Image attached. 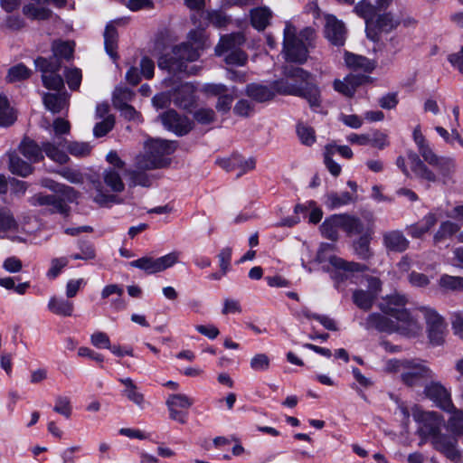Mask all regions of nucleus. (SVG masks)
Instances as JSON below:
<instances>
[{"mask_svg": "<svg viewBox=\"0 0 463 463\" xmlns=\"http://www.w3.org/2000/svg\"><path fill=\"white\" fill-rule=\"evenodd\" d=\"M316 31L307 27L297 34V29L290 23L284 28L283 53L291 62L304 63L308 56V49L313 46Z\"/></svg>", "mask_w": 463, "mask_h": 463, "instance_id": "nucleus-1", "label": "nucleus"}, {"mask_svg": "<svg viewBox=\"0 0 463 463\" xmlns=\"http://www.w3.org/2000/svg\"><path fill=\"white\" fill-rule=\"evenodd\" d=\"M407 299L404 296L395 294L387 297L381 304L382 311L400 323V334L406 336H415L421 326L408 309L405 308Z\"/></svg>", "mask_w": 463, "mask_h": 463, "instance_id": "nucleus-2", "label": "nucleus"}, {"mask_svg": "<svg viewBox=\"0 0 463 463\" xmlns=\"http://www.w3.org/2000/svg\"><path fill=\"white\" fill-rule=\"evenodd\" d=\"M146 154L137 157V167L140 169L161 168L170 163L166 156L175 151L176 142L165 139H151L146 144Z\"/></svg>", "mask_w": 463, "mask_h": 463, "instance_id": "nucleus-3", "label": "nucleus"}, {"mask_svg": "<svg viewBox=\"0 0 463 463\" xmlns=\"http://www.w3.org/2000/svg\"><path fill=\"white\" fill-rule=\"evenodd\" d=\"M276 94L292 95L307 99L311 109L318 112L321 107V95L318 87L315 84L298 85L280 80L271 85Z\"/></svg>", "mask_w": 463, "mask_h": 463, "instance_id": "nucleus-4", "label": "nucleus"}, {"mask_svg": "<svg viewBox=\"0 0 463 463\" xmlns=\"http://www.w3.org/2000/svg\"><path fill=\"white\" fill-rule=\"evenodd\" d=\"M200 49L188 43H183L173 49V55L161 56L158 59V67L173 72H184L186 71L185 61H194L200 56Z\"/></svg>", "mask_w": 463, "mask_h": 463, "instance_id": "nucleus-5", "label": "nucleus"}, {"mask_svg": "<svg viewBox=\"0 0 463 463\" xmlns=\"http://www.w3.org/2000/svg\"><path fill=\"white\" fill-rule=\"evenodd\" d=\"M413 420L418 423L417 432L425 439H432L445 425L444 418L436 411H423L420 406L411 408Z\"/></svg>", "mask_w": 463, "mask_h": 463, "instance_id": "nucleus-6", "label": "nucleus"}, {"mask_svg": "<svg viewBox=\"0 0 463 463\" xmlns=\"http://www.w3.org/2000/svg\"><path fill=\"white\" fill-rule=\"evenodd\" d=\"M245 42V38L241 33H232L222 37L220 43L216 46V52L222 55L224 52H229L225 56V62L229 65L244 66L248 61L246 52L238 49Z\"/></svg>", "mask_w": 463, "mask_h": 463, "instance_id": "nucleus-7", "label": "nucleus"}, {"mask_svg": "<svg viewBox=\"0 0 463 463\" xmlns=\"http://www.w3.org/2000/svg\"><path fill=\"white\" fill-rule=\"evenodd\" d=\"M34 63L42 72V81L45 88L57 91L64 88L63 79L58 73L61 69V62L58 59L39 57L34 61Z\"/></svg>", "mask_w": 463, "mask_h": 463, "instance_id": "nucleus-8", "label": "nucleus"}, {"mask_svg": "<svg viewBox=\"0 0 463 463\" xmlns=\"http://www.w3.org/2000/svg\"><path fill=\"white\" fill-rule=\"evenodd\" d=\"M24 229L14 216L12 211L0 207V239H6L13 242H24Z\"/></svg>", "mask_w": 463, "mask_h": 463, "instance_id": "nucleus-9", "label": "nucleus"}, {"mask_svg": "<svg viewBox=\"0 0 463 463\" xmlns=\"http://www.w3.org/2000/svg\"><path fill=\"white\" fill-rule=\"evenodd\" d=\"M399 24L400 20L390 12L376 14L373 20L367 22L366 36L373 42H378L382 33H389L395 30Z\"/></svg>", "mask_w": 463, "mask_h": 463, "instance_id": "nucleus-10", "label": "nucleus"}, {"mask_svg": "<svg viewBox=\"0 0 463 463\" xmlns=\"http://www.w3.org/2000/svg\"><path fill=\"white\" fill-rule=\"evenodd\" d=\"M433 371L424 363L415 360H409V363L401 374L402 382L408 387H416L421 385L423 381L432 379Z\"/></svg>", "mask_w": 463, "mask_h": 463, "instance_id": "nucleus-11", "label": "nucleus"}, {"mask_svg": "<svg viewBox=\"0 0 463 463\" xmlns=\"http://www.w3.org/2000/svg\"><path fill=\"white\" fill-rule=\"evenodd\" d=\"M424 394L440 410L450 412L455 410L451 393L440 382L431 381L424 387Z\"/></svg>", "mask_w": 463, "mask_h": 463, "instance_id": "nucleus-12", "label": "nucleus"}, {"mask_svg": "<svg viewBox=\"0 0 463 463\" xmlns=\"http://www.w3.org/2000/svg\"><path fill=\"white\" fill-rule=\"evenodd\" d=\"M434 449L442 453L449 460L458 463L461 460V454L458 449V439L456 435L437 433L431 439Z\"/></svg>", "mask_w": 463, "mask_h": 463, "instance_id": "nucleus-13", "label": "nucleus"}, {"mask_svg": "<svg viewBox=\"0 0 463 463\" xmlns=\"http://www.w3.org/2000/svg\"><path fill=\"white\" fill-rule=\"evenodd\" d=\"M163 126L177 136H184L193 128L192 122L184 116L179 115L175 110L169 109L159 116Z\"/></svg>", "mask_w": 463, "mask_h": 463, "instance_id": "nucleus-14", "label": "nucleus"}, {"mask_svg": "<svg viewBox=\"0 0 463 463\" xmlns=\"http://www.w3.org/2000/svg\"><path fill=\"white\" fill-rule=\"evenodd\" d=\"M421 310L426 319L430 342L434 345H441L444 340L446 327L443 318L431 308L423 307Z\"/></svg>", "mask_w": 463, "mask_h": 463, "instance_id": "nucleus-15", "label": "nucleus"}, {"mask_svg": "<svg viewBox=\"0 0 463 463\" xmlns=\"http://www.w3.org/2000/svg\"><path fill=\"white\" fill-rule=\"evenodd\" d=\"M325 20V37L331 44L338 47L343 46L347 34L345 24L333 14H326Z\"/></svg>", "mask_w": 463, "mask_h": 463, "instance_id": "nucleus-16", "label": "nucleus"}, {"mask_svg": "<svg viewBox=\"0 0 463 463\" xmlns=\"http://www.w3.org/2000/svg\"><path fill=\"white\" fill-rule=\"evenodd\" d=\"M364 327L366 329H375L379 332H397L400 334V323H398L395 319L393 320L392 317L385 314H370L365 320Z\"/></svg>", "mask_w": 463, "mask_h": 463, "instance_id": "nucleus-17", "label": "nucleus"}, {"mask_svg": "<svg viewBox=\"0 0 463 463\" xmlns=\"http://www.w3.org/2000/svg\"><path fill=\"white\" fill-rule=\"evenodd\" d=\"M383 245L388 251L402 253L405 251L410 241L400 230H391L383 233Z\"/></svg>", "mask_w": 463, "mask_h": 463, "instance_id": "nucleus-18", "label": "nucleus"}, {"mask_svg": "<svg viewBox=\"0 0 463 463\" xmlns=\"http://www.w3.org/2000/svg\"><path fill=\"white\" fill-rule=\"evenodd\" d=\"M29 202L33 206H50L52 213L66 214L69 211L65 202L53 194H36L29 199Z\"/></svg>", "mask_w": 463, "mask_h": 463, "instance_id": "nucleus-19", "label": "nucleus"}, {"mask_svg": "<svg viewBox=\"0 0 463 463\" xmlns=\"http://www.w3.org/2000/svg\"><path fill=\"white\" fill-rule=\"evenodd\" d=\"M66 144V139L58 137L54 142L43 143V151L51 160L61 165L66 164L69 161V156L64 151Z\"/></svg>", "mask_w": 463, "mask_h": 463, "instance_id": "nucleus-20", "label": "nucleus"}, {"mask_svg": "<svg viewBox=\"0 0 463 463\" xmlns=\"http://www.w3.org/2000/svg\"><path fill=\"white\" fill-rule=\"evenodd\" d=\"M195 89L191 83L181 84L173 93V102L183 109H190L195 102Z\"/></svg>", "mask_w": 463, "mask_h": 463, "instance_id": "nucleus-21", "label": "nucleus"}, {"mask_svg": "<svg viewBox=\"0 0 463 463\" xmlns=\"http://www.w3.org/2000/svg\"><path fill=\"white\" fill-rule=\"evenodd\" d=\"M245 93L257 102H266L271 100L276 96V91L272 86L257 83L248 84L245 89Z\"/></svg>", "mask_w": 463, "mask_h": 463, "instance_id": "nucleus-22", "label": "nucleus"}, {"mask_svg": "<svg viewBox=\"0 0 463 463\" xmlns=\"http://www.w3.org/2000/svg\"><path fill=\"white\" fill-rule=\"evenodd\" d=\"M409 159L411 161V171L417 177L430 183L437 182V175L426 166L423 161L416 154L409 155Z\"/></svg>", "mask_w": 463, "mask_h": 463, "instance_id": "nucleus-23", "label": "nucleus"}, {"mask_svg": "<svg viewBox=\"0 0 463 463\" xmlns=\"http://www.w3.org/2000/svg\"><path fill=\"white\" fill-rule=\"evenodd\" d=\"M364 79H366L364 76L349 75L345 77L344 80H335L334 81V89L346 97H352L355 92L356 87L360 85Z\"/></svg>", "mask_w": 463, "mask_h": 463, "instance_id": "nucleus-24", "label": "nucleus"}, {"mask_svg": "<svg viewBox=\"0 0 463 463\" xmlns=\"http://www.w3.org/2000/svg\"><path fill=\"white\" fill-rule=\"evenodd\" d=\"M8 168L12 174L27 177L33 173V167L31 164L24 161L15 152L8 153Z\"/></svg>", "mask_w": 463, "mask_h": 463, "instance_id": "nucleus-25", "label": "nucleus"}, {"mask_svg": "<svg viewBox=\"0 0 463 463\" xmlns=\"http://www.w3.org/2000/svg\"><path fill=\"white\" fill-rule=\"evenodd\" d=\"M345 64L354 71L371 72L374 70L375 64L368 58L350 52H345Z\"/></svg>", "mask_w": 463, "mask_h": 463, "instance_id": "nucleus-26", "label": "nucleus"}, {"mask_svg": "<svg viewBox=\"0 0 463 463\" xmlns=\"http://www.w3.org/2000/svg\"><path fill=\"white\" fill-rule=\"evenodd\" d=\"M119 382L125 386L123 394L138 408L144 409L145 397L144 394L138 391L137 386L134 383L131 378H121Z\"/></svg>", "mask_w": 463, "mask_h": 463, "instance_id": "nucleus-27", "label": "nucleus"}, {"mask_svg": "<svg viewBox=\"0 0 463 463\" xmlns=\"http://www.w3.org/2000/svg\"><path fill=\"white\" fill-rule=\"evenodd\" d=\"M330 263L337 269L336 277L340 278L341 280L346 279L347 275L342 274V272H358L364 269V266L356 262H348L345 260L333 256L329 260Z\"/></svg>", "mask_w": 463, "mask_h": 463, "instance_id": "nucleus-28", "label": "nucleus"}, {"mask_svg": "<svg viewBox=\"0 0 463 463\" xmlns=\"http://www.w3.org/2000/svg\"><path fill=\"white\" fill-rule=\"evenodd\" d=\"M48 309L57 316L71 317L74 310V305L71 301L54 296L48 302Z\"/></svg>", "mask_w": 463, "mask_h": 463, "instance_id": "nucleus-29", "label": "nucleus"}, {"mask_svg": "<svg viewBox=\"0 0 463 463\" xmlns=\"http://www.w3.org/2000/svg\"><path fill=\"white\" fill-rule=\"evenodd\" d=\"M18 149L31 162H39L43 159V146H39L33 140L24 139Z\"/></svg>", "mask_w": 463, "mask_h": 463, "instance_id": "nucleus-30", "label": "nucleus"}, {"mask_svg": "<svg viewBox=\"0 0 463 463\" xmlns=\"http://www.w3.org/2000/svg\"><path fill=\"white\" fill-rule=\"evenodd\" d=\"M103 182L106 186L114 193H121L125 189V184L118 171L112 167H108L102 174Z\"/></svg>", "mask_w": 463, "mask_h": 463, "instance_id": "nucleus-31", "label": "nucleus"}, {"mask_svg": "<svg viewBox=\"0 0 463 463\" xmlns=\"http://www.w3.org/2000/svg\"><path fill=\"white\" fill-rule=\"evenodd\" d=\"M43 101L45 108L52 113H59L67 106V97L61 93H44Z\"/></svg>", "mask_w": 463, "mask_h": 463, "instance_id": "nucleus-32", "label": "nucleus"}, {"mask_svg": "<svg viewBox=\"0 0 463 463\" xmlns=\"http://www.w3.org/2000/svg\"><path fill=\"white\" fill-rule=\"evenodd\" d=\"M104 46L107 53L113 59H118V32L112 24L106 26L104 32Z\"/></svg>", "mask_w": 463, "mask_h": 463, "instance_id": "nucleus-33", "label": "nucleus"}, {"mask_svg": "<svg viewBox=\"0 0 463 463\" xmlns=\"http://www.w3.org/2000/svg\"><path fill=\"white\" fill-rule=\"evenodd\" d=\"M372 231L366 232L354 242V250L356 255L362 260H369L373 256L370 248Z\"/></svg>", "mask_w": 463, "mask_h": 463, "instance_id": "nucleus-34", "label": "nucleus"}, {"mask_svg": "<svg viewBox=\"0 0 463 463\" xmlns=\"http://www.w3.org/2000/svg\"><path fill=\"white\" fill-rule=\"evenodd\" d=\"M341 229L348 234H361L364 232L362 221L348 214H338Z\"/></svg>", "mask_w": 463, "mask_h": 463, "instance_id": "nucleus-35", "label": "nucleus"}, {"mask_svg": "<svg viewBox=\"0 0 463 463\" xmlns=\"http://www.w3.org/2000/svg\"><path fill=\"white\" fill-rule=\"evenodd\" d=\"M270 18L271 13L266 7H259L250 11L251 24L259 31H262L267 27Z\"/></svg>", "mask_w": 463, "mask_h": 463, "instance_id": "nucleus-36", "label": "nucleus"}, {"mask_svg": "<svg viewBox=\"0 0 463 463\" xmlns=\"http://www.w3.org/2000/svg\"><path fill=\"white\" fill-rule=\"evenodd\" d=\"M338 214H335L320 226L322 235L331 241L338 239V229H341Z\"/></svg>", "mask_w": 463, "mask_h": 463, "instance_id": "nucleus-37", "label": "nucleus"}, {"mask_svg": "<svg viewBox=\"0 0 463 463\" xmlns=\"http://www.w3.org/2000/svg\"><path fill=\"white\" fill-rule=\"evenodd\" d=\"M460 227L456 222L451 221L442 222L433 236V241L435 243H439L444 241L446 238L451 237L452 235L458 233Z\"/></svg>", "mask_w": 463, "mask_h": 463, "instance_id": "nucleus-38", "label": "nucleus"}, {"mask_svg": "<svg viewBox=\"0 0 463 463\" xmlns=\"http://www.w3.org/2000/svg\"><path fill=\"white\" fill-rule=\"evenodd\" d=\"M433 166L437 167L439 172L443 184H448L455 171L454 160L450 157L441 156Z\"/></svg>", "mask_w": 463, "mask_h": 463, "instance_id": "nucleus-39", "label": "nucleus"}, {"mask_svg": "<svg viewBox=\"0 0 463 463\" xmlns=\"http://www.w3.org/2000/svg\"><path fill=\"white\" fill-rule=\"evenodd\" d=\"M376 297L368 290L356 289L353 293V300L354 304L361 309L369 310Z\"/></svg>", "mask_w": 463, "mask_h": 463, "instance_id": "nucleus-40", "label": "nucleus"}, {"mask_svg": "<svg viewBox=\"0 0 463 463\" xmlns=\"http://www.w3.org/2000/svg\"><path fill=\"white\" fill-rule=\"evenodd\" d=\"M129 265L133 268L144 270L147 274H154L159 272L157 259H154L148 256H145L136 260H133L129 263Z\"/></svg>", "mask_w": 463, "mask_h": 463, "instance_id": "nucleus-41", "label": "nucleus"}, {"mask_svg": "<svg viewBox=\"0 0 463 463\" xmlns=\"http://www.w3.org/2000/svg\"><path fill=\"white\" fill-rule=\"evenodd\" d=\"M335 154V145L328 144L325 146L324 151V163L334 176H338L342 171L341 165L335 162L332 156Z\"/></svg>", "mask_w": 463, "mask_h": 463, "instance_id": "nucleus-42", "label": "nucleus"}, {"mask_svg": "<svg viewBox=\"0 0 463 463\" xmlns=\"http://www.w3.org/2000/svg\"><path fill=\"white\" fill-rule=\"evenodd\" d=\"M134 96V92L129 88L117 87L113 92V105L116 109L128 105L132 100Z\"/></svg>", "mask_w": 463, "mask_h": 463, "instance_id": "nucleus-43", "label": "nucleus"}, {"mask_svg": "<svg viewBox=\"0 0 463 463\" xmlns=\"http://www.w3.org/2000/svg\"><path fill=\"white\" fill-rule=\"evenodd\" d=\"M31 74L32 71L30 69L23 63H19L8 70L6 80L8 82L14 83L28 79Z\"/></svg>", "mask_w": 463, "mask_h": 463, "instance_id": "nucleus-44", "label": "nucleus"}, {"mask_svg": "<svg viewBox=\"0 0 463 463\" xmlns=\"http://www.w3.org/2000/svg\"><path fill=\"white\" fill-rule=\"evenodd\" d=\"M138 170H128L126 171L127 175L129 178V186H144V187H149L151 185V179L146 175L144 170L137 168Z\"/></svg>", "mask_w": 463, "mask_h": 463, "instance_id": "nucleus-45", "label": "nucleus"}, {"mask_svg": "<svg viewBox=\"0 0 463 463\" xmlns=\"http://www.w3.org/2000/svg\"><path fill=\"white\" fill-rule=\"evenodd\" d=\"M439 285L445 290L463 291V277L444 274L440 277Z\"/></svg>", "mask_w": 463, "mask_h": 463, "instance_id": "nucleus-46", "label": "nucleus"}, {"mask_svg": "<svg viewBox=\"0 0 463 463\" xmlns=\"http://www.w3.org/2000/svg\"><path fill=\"white\" fill-rule=\"evenodd\" d=\"M166 406H172L174 408L186 411L194 404V400L185 394L176 393L168 396Z\"/></svg>", "mask_w": 463, "mask_h": 463, "instance_id": "nucleus-47", "label": "nucleus"}, {"mask_svg": "<svg viewBox=\"0 0 463 463\" xmlns=\"http://www.w3.org/2000/svg\"><path fill=\"white\" fill-rule=\"evenodd\" d=\"M23 12L27 17L36 20H47L52 15L50 9L43 6H35L33 4L24 5Z\"/></svg>", "mask_w": 463, "mask_h": 463, "instance_id": "nucleus-48", "label": "nucleus"}, {"mask_svg": "<svg viewBox=\"0 0 463 463\" xmlns=\"http://www.w3.org/2000/svg\"><path fill=\"white\" fill-rule=\"evenodd\" d=\"M354 12L365 20V27L367 26V22L373 20L377 13L374 5L366 0L360 1L354 6Z\"/></svg>", "mask_w": 463, "mask_h": 463, "instance_id": "nucleus-49", "label": "nucleus"}, {"mask_svg": "<svg viewBox=\"0 0 463 463\" xmlns=\"http://www.w3.org/2000/svg\"><path fill=\"white\" fill-rule=\"evenodd\" d=\"M297 134L300 142L307 146H311L316 142V131L313 128L303 123L297 125Z\"/></svg>", "mask_w": 463, "mask_h": 463, "instance_id": "nucleus-50", "label": "nucleus"}, {"mask_svg": "<svg viewBox=\"0 0 463 463\" xmlns=\"http://www.w3.org/2000/svg\"><path fill=\"white\" fill-rule=\"evenodd\" d=\"M452 415L448 420L447 427L455 435H463V410H455L451 411Z\"/></svg>", "mask_w": 463, "mask_h": 463, "instance_id": "nucleus-51", "label": "nucleus"}, {"mask_svg": "<svg viewBox=\"0 0 463 463\" xmlns=\"http://www.w3.org/2000/svg\"><path fill=\"white\" fill-rule=\"evenodd\" d=\"M283 73L287 78L299 80L301 81L300 85L312 84L311 82H309L311 74L307 71L303 70L302 68L286 66L284 68Z\"/></svg>", "mask_w": 463, "mask_h": 463, "instance_id": "nucleus-52", "label": "nucleus"}, {"mask_svg": "<svg viewBox=\"0 0 463 463\" xmlns=\"http://www.w3.org/2000/svg\"><path fill=\"white\" fill-rule=\"evenodd\" d=\"M15 117L5 97L0 96V126H9L14 123Z\"/></svg>", "mask_w": 463, "mask_h": 463, "instance_id": "nucleus-53", "label": "nucleus"}, {"mask_svg": "<svg viewBox=\"0 0 463 463\" xmlns=\"http://www.w3.org/2000/svg\"><path fill=\"white\" fill-rule=\"evenodd\" d=\"M52 52L53 56L52 58H56L61 62L60 58L69 60L72 56L73 47L68 42H59L53 43Z\"/></svg>", "mask_w": 463, "mask_h": 463, "instance_id": "nucleus-54", "label": "nucleus"}, {"mask_svg": "<svg viewBox=\"0 0 463 463\" xmlns=\"http://www.w3.org/2000/svg\"><path fill=\"white\" fill-rule=\"evenodd\" d=\"M53 411L66 419H69L72 412V407L71 401L66 396L59 395L55 398V405Z\"/></svg>", "mask_w": 463, "mask_h": 463, "instance_id": "nucleus-55", "label": "nucleus"}, {"mask_svg": "<svg viewBox=\"0 0 463 463\" xmlns=\"http://www.w3.org/2000/svg\"><path fill=\"white\" fill-rule=\"evenodd\" d=\"M66 148L73 156H86L90 153L91 146L84 142H67Z\"/></svg>", "mask_w": 463, "mask_h": 463, "instance_id": "nucleus-56", "label": "nucleus"}, {"mask_svg": "<svg viewBox=\"0 0 463 463\" xmlns=\"http://www.w3.org/2000/svg\"><path fill=\"white\" fill-rule=\"evenodd\" d=\"M250 365L253 371L264 372L269 368L270 360L265 354H257L250 359Z\"/></svg>", "mask_w": 463, "mask_h": 463, "instance_id": "nucleus-57", "label": "nucleus"}, {"mask_svg": "<svg viewBox=\"0 0 463 463\" xmlns=\"http://www.w3.org/2000/svg\"><path fill=\"white\" fill-rule=\"evenodd\" d=\"M114 123V118L109 115L102 121L95 125L93 128L94 136L97 137H104L113 128Z\"/></svg>", "mask_w": 463, "mask_h": 463, "instance_id": "nucleus-58", "label": "nucleus"}, {"mask_svg": "<svg viewBox=\"0 0 463 463\" xmlns=\"http://www.w3.org/2000/svg\"><path fill=\"white\" fill-rule=\"evenodd\" d=\"M90 343L97 348L109 349L111 345L109 336L102 331H96L91 334Z\"/></svg>", "mask_w": 463, "mask_h": 463, "instance_id": "nucleus-59", "label": "nucleus"}, {"mask_svg": "<svg viewBox=\"0 0 463 463\" xmlns=\"http://www.w3.org/2000/svg\"><path fill=\"white\" fill-rule=\"evenodd\" d=\"M179 256V252L173 251L162 257L156 258L159 272H162L166 269L173 267L175 263H177Z\"/></svg>", "mask_w": 463, "mask_h": 463, "instance_id": "nucleus-60", "label": "nucleus"}, {"mask_svg": "<svg viewBox=\"0 0 463 463\" xmlns=\"http://www.w3.org/2000/svg\"><path fill=\"white\" fill-rule=\"evenodd\" d=\"M233 112L239 117H250L254 112V106L248 99H241L235 104Z\"/></svg>", "mask_w": 463, "mask_h": 463, "instance_id": "nucleus-61", "label": "nucleus"}, {"mask_svg": "<svg viewBox=\"0 0 463 463\" xmlns=\"http://www.w3.org/2000/svg\"><path fill=\"white\" fill-rule=\"evenodd\" d=\"M328 201L331 208H337L342 205L350 203L353 201L351 194L348 192H344L340 194H331L328 195Z\"/></svg>", "mask_w": 463, "mask_h": 463, "instance_id": "nucleus-62", "label": "nucleus"}, {"mask_svg": "<svg viewBox=\"0 0 463 463\" xmlns=\"http://www.w3.org/2000/svg\"><path fill=\"white\" fill-rule=\"evenodd\" d=\"M69 260L66 257L55 258L51 261V268L47 272V276L50 279H55L61 272V270L66 267Z\"/></svg>", "mask_w": 463, "mask_h": 463, "instance_id": "nucleus-63", "label": "nucleus"}, {"mask_svg": "<svg viewBox=\"0 0 463 463\" xmlns=\"http://www.w3.org/2000/svg\"><path fill=\"white\" fill-rule=\"evenodd\" d=\"M232 250L230 247H225L221 250L218 254L219 265L222 270V275H225L229 270L232 260Z\"/></svg>", "mask_w": 463, "mask_h": 463, "instance_id": "nucleus-64", "label": "nucleus"}]
</instances>
